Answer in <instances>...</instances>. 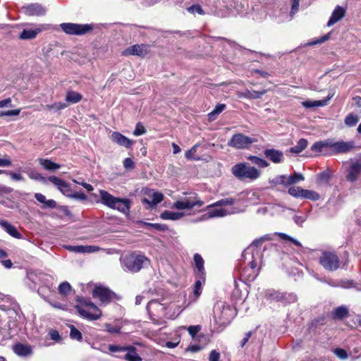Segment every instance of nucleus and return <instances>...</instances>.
<instances>
[{
	"label": "nucleus",
	"instance_id": "obj_11",
	"mask_svg": "<svg viewBox=\"0 0 361 361\" xmlns=\"http://www.w3.org/2000/svg\"><path fill=\"white\" fill-rule=\"evenodd\" d=\"M166 307L157 300H152L147 305V310L154 323H158V319L165 315Z\"/></svg>",
	"mask_w": 361,
	"mask_h": 361
},
{
	"label": "nucleus",
	"instance_id": "obj_47",
	"mask_svg": "<svg viewBox=\"0 0 361 361\" xmlns=\"http://www.w3.org/2000/svg\"><path fill=\"white\" fill-rule=\"evenodd\" d=\"M359 121L357 115L354 114H349L345 118L344 123L348 127L355 126Z\"/></svg>",
	"mask_w": 361,
	"mask_h": 361
},
{
	"label": "nucleus",
	"instance_id": "obj_10",
	"mask_svg": "<svg viewBox=\"0 0 361 361\" xmlns=\"http://www.w3.org/2000/svg\"><path fill=\"white\" fill-rule=\"evenodd\" d=\"M143 193L145 197L142 198V202L146 204V208L148 209L155 208L164 200V195L154 189L145 188L143 190Z\"/></svg>",
	"mask_w": 361,
	"mask_h": 361
},
{
	"label": "nucleus",
	"instance_id": "obj_58",
	"mask_svg": "<svg viewBox=\"0 0 361 361\" xmlns=\"http://www.w3.org/2000/svg\"><path fill=\"white\" fill-rule=\"evenodd\" d=\"M188 12L191 13H198L200 15H203L204 13L202 10V8H201V6L200 5H192L190 7H188Z\"/></svg>",
	"mask_w": 361,
	"mask_h": 361
},
{
	"label": "nucleus",
	"instance_id": "obj_16",
	"mask_svg": "<svg viewBox=\"0 0 361 361\" xmlns=\"http://www.w3.org/2000/svg\"><path fill=\"white\" fill-rule=\"evenodd\" d=\"M65 248L72 252L75 253H94L100 250L104 251L107 254H111V252L109 249H103L97 245H66Z\"/></svg>",
	"mask_w": 361,
	"mask_h": 361
},
{
	"label": "nucleus",
	"instance_id": "obj_42",
	"mask_svg": "<svg viewBox=\"0 0 361 361\" xmlns=\"http://www.w3.org/2000/svg\"><path fill=\"white\" fill-rule=\"evenodd\" d=\"M268 298L277 302H283L285 298V293L276 290H269L267 293Z\"/></svg>",
	"mask_w": 361,
	"mask_h": 361
},
{
	"label": "nucleus",
	"instance_id": "obj_61",
	"mask_svg": "<svg viewBox=\"0 0 361 361\" xmlns=\"http://www.w3.org/2000/svg\"><path fill=\"white\" fill-rule=\"evenodd\" d=\"M329 34H327L323 37L318 38L316 40H312V41L309 42L307 44L312 46V45L322 44V43L324 42L325 41H326L327 39H329Z\"/></svg>",
	"mask_w": 361,
	"mask_h": 361
},
{
	"label": "nucleus",
	"instance_id": "obj_53",
	"mask_svg": "<svg viewBox=\"0 0 361 361\" xmlns=\"http://www.w3.org/2000/svg\"><path fill=\"white\" fill-rule=\"evenodd\" d=\"M128 347V345H109V350L111 353H116V352H126Z\"/></svg>",
	"mask_w": 361,
	"mask_h": 361
},
{
	"label": "nucleus",
	"instance_id": "obj_32",
	"mask_svg": "<svg viewBox=\"0 0 361 361\" xmlns=\"http://www.w3.org/2000/svg\"><path fill=\"white\" fill-rule=\"evenodd\" d=\"M1 228L12 237L17 239L22 238V235L18 231L17 228L10 224L8 222L1 221Z\"/></svg>",
	"mask_w": 361,
	"mask_h": 361
},
{
	"label": "nucleus",
	"instance_id": "obj_41",
	"mask_svg": "<svg viewBox=\"0 0 361 361\" xmlns=\"http://www.w3.org/2000/svg\"><path fill=\"white\" fill-rule=\"evenodd\" d=\"M307 140L301 138L298 140L296 145L290 149V152L294 154H299L307 147Z\"/></svg>",
	"mask_w": 361,
	"mask_h": 361
},
{
	"label": "nucleus",
	"instance_id": "obj_17",
	"mask_svg": "<svg viewBox=\"0 0 361 361\" xmlns=\"http://www.w3.org/2000/svg\"><path fill=\"white\" fill-rule=\"evenodd\" d=\"M203 204L204 202L200 200H197L196 197H190L176 201L173 203V207L179 210L186 209H189L196 206L201 207Z\"/></svg>",
	"mask_w": 361,
	"mask_h": 361
},
{
	"label": "nucleus",
	"instance_id": "obj_55",
	"mask_svg": "<svg viewBox=\"0 0 361 361\" xmlns=\"http://www.w3.org/2000/svg\"><path fill=\"white\" fill-rule=\"evenodd\" d=\"M198 147L197 145H194L191 149L188 150L185 154V158L189 160H196L197 158L195 157L194 154H195L197 151V147Z\"/></svg>",
	"mask_w": 361,
	"mask_h": 361
},
{
	"label": "nucleus",
	"instance_id": "obj_12",
	"mask_svg": "<svg viewBox=\"0 0 361 361\" xmlns=\"http://www.w3.org/2000/svg\"><path fill=\"white\" fill-rule=\"evenodd\" d=\"M288 193L295 198L307 199L313 201L318 200L320 197L317 192L303 189L298 186L290 187L288 190Z\"/></svg>",
	"mask_w": 361,
	"mask_h": 361
},
{
	"label": "nucleus",
	"instance_id": "obj_25",
	"mask_svg": "<svg viewBox=\"0 0 361 361\" xmlns=\"http://www.w3.org/2000/svg\"><path fill=\"white\" fill-rule=\"evenodd\" d=\"M346 10L345 8L336 6L333 11L331 16L327 23V26L331 27L334 25L335 23L341 20L345 15Z\"/></svg>",
	"mask_w": 361,
	"mask_h": 361
},
{
	"label": "nucleus",
	"instance_id": "obj_9",
	"mask_svg": "<svg viewBox=\"0 0 361 361\" xmlns=\"http://www.w3.org/2000/svg\"><path fill=\"white\" fill-rule=\"evenodd\" d=\"M319 264L327 271H334L340 267V261L336 253L324 252L319 259Z\"/></svg>",
	"mask_w": 361,
	"mask_h": 361
},
{
	"label": "nucleus",
	"instance_id": "obj_37",
	"mask_svg": "<svg viewBox=\"0 0 361 361\" xmlns=\"http://www.w3.org/2000/svg\"><path fill=\"white\" fill-rule=\"evenodd\" d=\"M348 308L346 306L341 305L336 307L334 310L333 312V317L335 319H342L343 318L347 317L348 316Z\"/></svg>",
	"mask_w": 361,
	"mask_h": 361
},
{
	"label": "nucleus",
	"instance_id": "obj_46",
	"mask_svg": "<svg viewBox=\"0 0 361 361\" xmlns=\"http://www.w3.org/2000/svg\"><path fill=\"white\" fill-rule=\"evenodd\" d=\"M197 281H195L194 286V295L197 297L200 296L202 292V285L204 283V276L202 277H197Z\"/></svg>",
	"mask_w": 361,
	"mask_h": 361
},
{
	"label": "nucleus",
	"instance_id": "obj_29",
	"mask_svg": "<svg viewBox=\"0 0 361 361\" xmlns=\"http://www.w3.org/2000/svg\"><path fill=\"white\" fill-rule=\"evenodd\" d=\"M36 200L42 204V209H54L56 207V202L54 200H47L46 197L42 193H35Z\"/></svg>",
	"mask_w": 361,
	"mask_h": 361
},
{
	"label": "nucleus",
	"instance_id": "obj_3",
	"mask_svg": "<svg viewBox=\"0 0 361 361\" xmlns=\"http://www.w3.org/2000/svg\"><path fill=\"white\" fill-rule=\"evenodd\" d=\"M120 262L122 269L127 272L137 273L142 269L147 267L150 264V260L145 255L131 252L120 257Z\"/></svg>",
	"mask_w": 361,
	"mask_h": 361
},
{
	"label": "nucleus",
	"instance_id": "obj_40",
	"mask_svg": "<svg viewBox=\"0 0 361 361\" xmlns=\"http://www.w3.org/2000/svg\"><path fill=\"white\" fill-rule=\"evenodd\" d=\"M305 178L302 174L294 172L293 174L287 176H286V184L287 186L292 185L300 181L304 180Z\"/></svg>",
	"mask_w": 361,
	"mask_h": 361
},
{
	"label": "nucleus",
	"instance_id": "obj_38",
	"mask_svg": "<svg viewBox=\"0 0 361 361\" xmlns=\"http://www.w3.org/2000/svg\"><path fill=\"white\" fill-rule=\"evenodd\" d=\"M82 98V94L75 91H68L66 94V101L70 104H76L80 102Z\"/></svg>",
	"mask_w": 361,
	"mask_h": 361
},
{
	"label": "nucleus",
	"instance_id": "obj_39",
	"mask_svg": "<svg viewBox=\"0 0 361 361\" xmlns=\"http://www.w3.org/2000/svg\"><path fill=\"white\" fill-rule=\"evenodd\" d=\"M269 183L271 185V188L276 187L279 185H283L284 186H287L286 176V175H279L272 178H269Z\"/></svg>",
	"mask_w": 361,
	"mask_h": 361
},
{
	"label": "nucleus",
	"instance_id": "obj_59",
	"mask_svg": "<svg viewBox=\"0 0 361 361\" xmlns=\"http://www.w3.org/2000/svg\"><path fill=\"white\" fill-rule=\"evenodd\" d=\"M323 147L324 149H329L331 152L334 154V146L335 141L331 139H327L322 141Z\"/></svg>",
	"mask_w": 361,
	"mask_h": 361
},
{
	"label": "nucleus",
	"instance_id": "obj_64",
	"mask_svg": "<svg viewBox=\"0 0 361 361\" xmlns=\"http://www.w3.org/2000/svg\"><path fill=\"white\" fill-rule=\"evenodd\" d=\"M311 149L315 152L320 153L324 149L322 141L316 142L311 147Z\"/></svg>",
	"mask_w": 361,
	"mask_h": 361
},
{
	"label": "nucleus",
	"instance_id": "obj_62",
	"mask_svg": "<svg viewBox=\"0 0 361 361\" xmlns=\"http://www.w3.org/2000/svg\"><path fill=\"white\" fill-rule=\"evenodd\" d=\"M106 330L111 334H118L120 332L121 327L119 326H112L110 324H105Z\"/></svg>",
	"mask_w": 361,
	"mask_h": 361
},
{
	"label": "nucleus",
	"instance_id": "obj_52",
	"mask_svg": "<svg viewBox=\"0 0 361 361\" xmlns=\"http://www.w3.org/2000/svg\"><path fill=\"white\" fill-rule=\"evenodd\" d=\"M70 337L77 341H81L82 338L81 332L73 326H71Z\"/></svg>",
	"mask_w": 361,
	"mask_h": 361
},
{
	"label": "nucleus",
	"instance_id": "obj_26",
	"mask_svg": "<svg viewBox=\"0 0 361 361\" xmlns=\"http://www.w3.org/2000/svg\"><path fill=\"white\" fill-rule=\"evenodd\" d=\"M111 138L115 143L126 148L130 147L134 142L133 140L128 139L127 137L118 132L112 133Z\"/></svg>",
	"mask_w": 361,
	"mask_h": 361
},
{
	"label": "nucleus",
	"instance_id": "obj_6",
	"mask_svg": "<svg viewBox=\"0 0 361 361\" xmlns=\"http://www.w3.org/2000/svg\"><path fill=\"white\" fill-rule=\"evenodd\" d=\"M235 314V310L224 303H218L214 309V317L216 324L225 326L230 323Z\"/></svg>",
	"mask_w": 361,
	"mask_h": 361
},
{
	"label": "nucleus",
	"instance_id": "obj_13",
	"mask_svg": "<svg viewBox=\"0 0 361 361\" xmlns=\"http://www.w3.org/2000/svg\"><path fill=\"white\" fill-rule=\"evenodd\" d=\"M257 141V140L255 138H252L242 133H237L233 135L231 139L228 141V145L236 149H245L248 148L252 143Z\"/></svg>",
	"mask_w": 361,
	"mask_h": 361
},
{
	"label": "nucleus",
	"instance_id": "obj_27",
	"mask_svg": "<svg viewBox=\"0 0 361 361\" xmlns=\"http://www.w3.org/2000/svg\"><path fill=\"white\" fill-rule=\"evenodd\" d=\"M14 353L20 357H29L32 353V348L30 345L16 343L13 346Z\"/></svg>",
	"mask_w": 361,
	"mask_h": 361
},
{
	"label": "nucleus",
	"instance_id": "obj_28",
	"mask_svg": "<svg viewBox=\"0 0 361 361\" xmlns=\"http://www.w3.org/2000/svg\"><path fill=\"white\" fill-rule=\"evenodd\" d=\"M334 95V93L330 92L329 94L328 97L324 99L314 100V101L307 100V101L302 102V105L307 109H310V108L317 107V106H324L328 104L329 101L333 97Z\"/></svg>",
	"mask_w": 361,
	"mask_h": 361
},
{
	"label": "nucleus",
	"instance_id": "obj_1",
	"mask_svg": "<svg viewBox=\"0 0 361 361\" xmlns=\"http://www.w3.org/2000/svg\"><path fill=\"white\" fill-rule=\"evenodd\" d=\"M273 240L272 234H266L255 240L243 252V266L240 274L245 280L253 281L259 273L262 264V243Z\"/></svg>",
	"mask_w": 361,
	"mask_h": 361
},
{
	"label": "nucleus",
	"instance_id": "obj_34",
	"mask_svg": "<svg viewBox=\"0 0 361 361\" xmlns=\"http://www.w3.org/2000/svg\"><path fill=\"white\" fill-rule=\"evenodd\" d=\"M39 163L42 167L49 171H55L61 168V165L53 162L51 160L48 159H39Z\"/></svg>",
	"mask_w": 361,
	"mask_h": 361
},
{
	"label": "nucleus",
	"instance_id": "obj_30",
	"mask_svg": "<svg viewBox=\"0 0 361 361\" xmlns=\"http://www.w3.org/2000/svg\"><path fill=\"white\" fill-rule=\"evenodd\" d=\"M194 262L195 264V276L196 277H202L204 276V259L200 255L196 253L194 255Z\"/></svg>",
	"mask_w": 361,
	"mask_h": 361
},
{
	"label": "nucleus",
	"instance_id": "obj_8",
	"mask_svg": "<svg viewBox=\"0 0 361 361\" xmlns=\"http://www.w3.org/2000/svg\"><path fill=\"white\" fill-rule=\"evenodd\" d=\"M59 26L61 30L68 35L81 36L90 32L94 29L93 24L63 23Z\"/></svg>",
	"mask_w": 361,
	"mask_h": 361
},
{
	"label": "nucleus",
	"instance_id": "obj_63",
	"mask_svg": "<svg viewBox=\"0 0 361 361\" xmlns=\"http://www.w3.org/2000/svg\"><path fill=\"white\" fill-rule=\"evenodd\" d=\"M334 353L341 360H345L348 357L347 352L342 348H336L334 350Z\"/></svg>",
	"mask_w": 361,
	"mask_h": 361
},
{
	"label": "nucleus",
	"instance_id": "obj_36",
	"mask_svg": "<svg viewBox=\"0 0 361 361\" xmlns=\"http://www.w3.org/2000/svg\"><path fill=\"white\" fill-rule=\"evenodd\" d=\"M184 216V213L166 210L162 212L160 217L164 220L176 221Z\"/></svg>",
	"mask_w": 361,
	"mask_h": 361
},
{
	"label": "nucleus",
	"instance_id": "obj_2",
	"mask_svg": "<svg viewBox=\"0 0 361 361\" xmlns=\"http://www.w3.org/2000/svg\"><path fill=\"white\" fill-rule=\"evenodd\" d=\"M250 192L244 191L238 194V198L221 199L213 204L208 206L210 209L204 215V219L224 217L227 215L238 214L244 211L238 207L235 206L239 200H243Z\"/></svg>",
	"mask_w": 361,
	"mask_h": 361
},
{
	"label": "nucleus",
	"instance_id": "obj_35",
	"mask_svg": "<svg viewBox=\"0 0 361 361\" xmlns=\"http://www.w3.org/2000/svg\"><path fill=\"white\" fill-rule=\"evenodd\" d=\"M126 349V354L124 359L127 361H142V357L137 353L136 348L133 345H128Z\"/></svg>",
	"mask_w": 361,
	"mask_h": 361
},
{
	"label": "nucleus",
	"instance_id": "obj_4",
	"mask_svg": "<svg viewBox=\"0 0 361 361\" xmlns=\"http://www.w3.org/2000/svg\"><path fill=\"white\" fill-rule=\"evenodd\" d=\"M100 202L113 209H116L123 214L130 211V201L127 198L116 197L106 190H99Z\"/></svg>",
	"mask_w": 361,
	"mask_h": 361
},
{
	"label": "nucleus",
	"instance_id": "obj_20",
	"mask_svg": "<svg viewBox=\"0 0 361 361\" xmlns=\"http://www.w3.org/2000/svg\"><path fill=\"white\" fill-rule=\"evenodd\" d=\"M48 180L56 186L63 195L68 196L72 190L69 183L55 176H49Z\"/></svg>",
	"mask_w": 361,
	"mask_h": 361
},
{
	"label": "nucleus",
	"instance_id": "obj_14",
	"mask_svg": "<svg viewBox=\"0 0 361 361\" xmlns=\"http://www.w3.org/2000/svg\"><path fill=\"white\" fill-rule=\"evenodd\" d=\"M5 312V314L11 319L8 322V336H4L5 338H10L18 334L19 326L17 321V312L13 308L5 310L1 305V311Z\"/></svg>",
	"mask_w": 361,
	"mask_h": 361
},
{
	"label": "nucleus",
	"instance_id": "obj_21",
	"mask_svg": "<svg viewBox=\"0 0 361 361\" xmlns=\"http://www.w3.org/2000/svg\"><path fill=\"white\" fill-rule=\"evenodd\" d=\"M355 147V142L351 141H338L335 142L334 146V154H344L352 151Z\"/></svg>",
	"mask_w": 361,
	"mask_h": 361
},
{
	"label": "nucleus",
	"instance_id": "obj_56",
	"mask_svg": "<svg viewBox=\"0 0 361 361\" xmlns=\"http://www.w3.org/2000/svg\"><path fill=\"white\" fill-rule=\"evenodd\" d=\"M187 330L189 333V334L191 336L192 338H195L196 334L201 330V326L200 325H194V326H190L187 328Z\"/></svg>",
	"mask_w": 361,
	"mask_h": 361
},
{
	"label": "nucleus",
	"instance_id": "obj_57",
	"mask_svg": "<svg viewBox=\"0 0 361 361\" xmlns=\"http://www.w3.org/2000/svg\"><path fill=\"white\" fill-rule=\"evenodd\" d=\"M145 128L140 123H137L133 131V135L135 136H140L145 134Z\"/></svg>",
	"mask_w": 361,
	"mask_h": 361
},
{
	"label": "nucleus",
	"instance_id": "obj_31",
	"mask_svg": "<svg viewBox=\"0 0 361 361\" xmlns=\"http://www.w3.org/2000/svg\"><path fill=\"white\" fill-rule=\"evenodd\" d=\"M290 1L291 6L290 13H285L286 18L284 19H279L278 20L279 23H285L290 21L293 19L295 14L298 13V11H299L300 0H290Z\"/></svg>",
	"mask_w": 361,
	"mask_h": 361
},
{
	"label": "nucleus",
	"instance_id": "obj_33",
	"mask_svg": "<svg viewBox=\"0 0 361 361\" xmlns=\"http://www.w3.org/2000/svg\"><path fill=\"white\" fill-rule=\"evenodd\" d=\"M266 93V90L255 91V90H246L245 92H239L238 97L240 98H245L250 99H259Z\"/></svg>",
	"mask_w": 361,
	"mask_h": 361
},
{
	"label": "nucleus",
	"instance_id": "obj_48",
	"mask_svg": "<svg viewBox=\"0 0 361 361\" xmlns=\"http://www.w3.org/2000/svg\"><path fill=\"white\" fill-rule=\"evenodd\" d=\"M68 197L79 201H85L87 199V197L85 193L82 192H74L73 190H71Z\"/></svg>",
	"mask_w": 361,
	"mask_h": 361
},
{
	"label": "nucleus",
	"instance_id": "obj_43",
	"mask_svg": "<svg viewBox=\"0 0 361 361\" xmlns=\"http://www.w3.org/2000/svg\"><path fill=\"white\" fill-rule=\"evenodd\" d=\"M247 159L250 160L252 164L258 166L260 168H266L269 166V164L265 159L256 157V156H249Z\"/></svg>",
	"mask_w": 361,
	"mask_h": 361
},
{
	"label": "nucleus",
	"instance_id": "obj_24",
	"mask_svg": "<svg viewBox=\"0 0 361 361\" xmlns=\"http://www.w3.org/2000/svg\"><path fill=\"white\" fill-rule=\"evenodd\" d=\"M264 154L266 158L275 164L281 163L283 160V153L275 149H267L264 151Z\"/></svg>",
	"mask_w": 361,
	"mask_h": 361
},
{
	"label": "nucleus",
	"instance_id": "obj_44",
	"mask_svg": "<svg viewBox=\"0 0 361 361\" xmlns=\"http://www.w3.org/2000/svg\"><path fill=\"white\" fill-rule=\"evenodd\" d=\"M330 178L331 173L329 171H324L317 175V183L320 185L327 184Z\"/></svg>",
	"mask_w": 361,
	"mask_h": 361
},
{
	"label": "nucleus",
	"instance_id": "obj_23",
	"mask_svg": "<svg viewBox=\"0 0 361 361\" xmlns=\"http://www.w3.org/2000/svg\"><path fill=\"white\" fill-rule=\"evenodd\" d=\"M147 54V47L144 44H135L123 51V56H144Z\"/></svg>",
	"mask_w": 361,
	"mask_h": 361
},
{
	"label": "nucleus",
	"instance_id": "obj_15",
	"mask_svg": "<svg viewBox=\"0 0 361 361\" xmlns=\"http://www.w3.org/2000/svg\"><path fill=\"white\" fill-rule=\"evenodd\" d=\"M114 293L109 288L104 286H97L93 290L92 296L94 298H98L101 305H106L113 299Z\"/></svg>",
	"mask_w": 361,
	"mask_h": 361
},
{
	"label": "nucleus",
	"instance_id": "obj_19",
	"mask_svg": "<svg viewBox=\"0 0 361 361\" xmlns=\"http://www.w3.org/2000/svg\"><path fill=\"white\" fill-rule=\"evenodd\" d=\"M22 10L29 16H42L47 13V8L39 3L27 4L22 7Z\"/></svg>",
	"mask_w": 361,
	"mask_h": 361
},
{
	"label": "nucleus",
	"instance_id": "obj_22",
	"mask_svg": "<svg viewBox=\"0 0 361 361\" xmlns=\"http://www.w3.org/2000/svg\"><path fill=\"white\" fill-rule=\"evenodd\" d=\"M361 173V162L355 161L350 164L347 170L346 179L350 182H355L357 180Z\"/></svg>",
	"mask_w": 361,
	"mask_h": 361
},
{
	"label": "nucleus",
	"instance_id": "obj_54",
	"mask_svg": "<svg viewBox=\"0 0 361 361\" xmlns=\"http://www.w3.org/2000/svg\"><path fill=\"white\" fill-rule=\"evenodd\" d=\"M67 104L63 102H56L51 105H47V109H54L55 111H60L67 107Z\"/></svg>",
	"mask_w": 361,
	"mask_h": 361
},
{
	"label": "nucleus",
	"instance_id": "obj_18",
	"mask_svg": "<svg viewBox=\"0 0 361 361\" xmlns=\"http://www.w3.org/2000/svg\"><path fill=\"white\" fill-rule=\"evenodd\" d=\"M48 27L47 25H35L33 27L30 28H25L19 35V38L21 39H32L35 38L38 34L42 32L43 30H47Z\"/></svg>",
	"mask_w": 361,
	"mask_h": 361
},
{
	"label": "nucleus",
	"instance_id": "obj_49",
	"mask_svg": "<svg viewBox=\"0 0 361 361\" xmlns=\"http://www.w3.org/2000/svg\"><path fill=\"white\" fill-rule=\"evenodd\" d=\"M1 174H5V175L8 176L11 180H15V181H21V180H24L23 176L20 173L1 170Z\"/></svg>",
	"mask_w": 361,
	"mask_h": 361
},
{
	"label": "nucleus",
	"instance_id": "obj_50",
	"mask_svg": "<svg viewBox=\"0 0 361 361\" xmlns=\"http://www.w3.org/2000/svg\"><path fill=\"white\" fill-rule=\"evenodd\" d=\"M71 290V286L69 283L65 281L61 283L59 286V292L63 295H67Z\"/></svg>",
	"mask_w": 361,
	"mask_h": 361
},
{
	"label": "nucleus",
	"instance_id": "obj_7",
	"mask_svg": "<svg viewBox=\"0 0 361 361\" xmlns=\"http://www.w3.org/2000/svg\"><path fill=\"white\" fill-rule=\"evenodd\" d=\"M79 314L88 320H97L102 316V311L92 302L85 300L76 307Z\"/></svg>",
	"mask_w": 361,
	"mask_h": 361
},
{
	"label": "nucleus",
	"instance_id": "obj_60",
	"mask_svg": "<svg viewBox=\"0 0 361 361\" xmlns=\"http://www.w3.org/2000/svg\"><path fill=\"white\" fill-rule=\"evenodd\" d=\"M49 336L50 338L55 342H60L61 340V337L60 336L59 332L55 329L49 330Z\"/></svg>",
	"mask_w": 361,
	"mask_h": 361
},
{
	"label": "nucleus",
	"instance_id": "obj_45",
	"mask_svg": "<svg viewBox=\"0 0 361 361\" xmlns=\"http://www.w3.org/2000/svg\"><path fill=\"white\" fill-rule=\"evenodd\" d=\"M226 108V105L224 104H217L214 109L208 114L209 120L213 121L216 119L217 116L220 114Z\"/></svg>",
	"mask_w": 361,
	"mask_h": 361
},
{
	"label": "nucleus",
	"instance_id": "obj_51",
	"mask_svg": "<svg viewBox=\"0 0 361 361\" xmlns=\"http://www.w3.org/2000/svg\"><path fill=\"white\" fill-rule=\"evenodd\" d=\"M28 176L35 180H39L43 183H46L48 180V178H46L45 177L42 176L39 173L35 171H31L28 173Z\"/></svg>",
	"mask_w": 361,
	"mask_h": 361
},
{
	"label": "nucleus",
	"instance_id": "obj_5",
	"mask_svg": "<svg viewBox=\"0 0 361 361\" xmlns=\"http://www.w3.org/2000/svg\"><path fill=\"white\" fill-rule=\"evenodd\" d=\"M231 172L239 180H249L252 181L257 179L261 175L260 171L244 162L234 165L231 169Z\"/></svg>",
	"mask_w": 361,
	"mask_h": 361
}]
</instances>
